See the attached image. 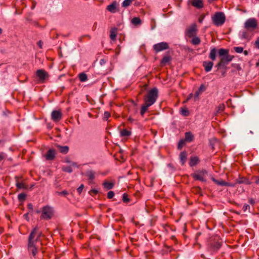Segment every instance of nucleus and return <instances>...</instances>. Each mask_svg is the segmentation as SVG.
Here are the masks:
<instances>
[{"label":"nucleus","mask_w":259,"mask_h":259,"mask_svg":"<svg viewBox=\"0 0 259 259\" xmlns=\"http://www.w3.org/2000/svg\"><path fill=\"white\" fill-rule=\"evenodd\" d=\"M221 246V243L219 241H214L210 245V249L213 251H217Z\"/></svg>","instance_id":"4468645a"},{"label":"nucleus","mask_w":259,"mask_h":259,"mask_svg":"<svg viewBox=\"0 0 259 259\" xmlns=\"http://www.w3.org/2000/svg\"><path fill=\"white\" fill-rule=\"evenodd\" d=\"M78 77L80 81L81 82H84L88 79L87 75L83 72L79 73L78 75Z\"/></svg>","instance_id":"a878e982"},{"label":"nucleus","mask_w":259,"mask_h":259,"mask_svg":"<svg viewBox=\"0 0 259 259\" xmlns=\"http://www.w3.org/2000/svg\"><path fill=\"white\" fill-rule=\"evenodd\" d=\"M255 179V181L254 182L256 184H259V178L256 177L254 178Z\"/></svg>","instance_id":"5fc2aeb1"},{"label":"nucleus","mask_w":259,"mask_h":259,"mask_svg":"<svg viewBox=\"0 0 259 259\" xmlns=\"http://www.w3.org/2000/svg\"><path fill=\"white\" fill-rule=\"evenodd\" d=\"M116 37V29H112L110 31V38L114 40L115 39Z\"/></svg>","instance_id":"72a5a7b5"},{"label":"nucleus","mask_w":259,"mask_h":259,"mask_svg":"<svg viewBox=\"0 0 259 259\" xmlns=\"http://www.w3.org/2000/svg\"><path fill=\"white\" fill-rule=\"evenodd\" d=\"M84 188V185L83 184H81L77 189V191L79 194H81L82 192L83 189Z\"/></svg>","instance_id":"c03bdc74"},{"label":"nucleus","mask_w":259,"mask_h":259,"mask_svg":"<svg viewBox=\"0 0 259 259\" xmlns=\"http://www.w3.org/2000/svg\"><path fill=\"white\" fill-rule=\"evenodd\" d=\"M202 21H203V19H199V22L200 23H202Z\"/></svg>","instance_id":"e2e57ef3"},{"label":"nucleus","mask_w":259,"mask_h":259,"mask_svg":"<svg viewBox=\"0 0 259 259\" xmlns=\"http://www.w3.org/2000/svg\"><path fill=\"white\" fill-rule=\"evenodd\" d=\"M55 157V151L53 149H49L46 155V159L48 160H52Z\"/></svg>","instance_id":"2eb2a0df"},{"label":"nucleus","mask_w":259,"mask_h":259,"mask_svg":"<svg viewBox=\"0 0 259 259\" xmlns=\"http://www.w3.org/2000/svg\"><path fill=\"white\" fill-rule=\"evenodd\" d=\"M180 162L182 165H184L186 161L187 153L185 151H182L180 154Z\"/></svg>","instance_id":"dca6fc26"},{"label":"nucleus","mask_w":259,"mask_h":259,"mask_svg":"<svg viewBox=\"0 0 259 259\" xmlns=\"http://www.w3.org/2000/svg\"><path fill=\"white\" fill-rule=\"evenodd\" d=\"M131 135V132L126 129H123L120 132V136L121 137H128Z\"/></svg>","instance_id":"c85d7f7f"},{"label":"nucleus","mask_w":259,"mask_h":259,"mask_svg":"<svg viewBox=\"0 0 259 259\" xmlns=\"http://www.w3.org/2000/svg\"><path fill=\"white\" fill-rule=\"evenodd\" d=\"M132 23L135 25L141 24V20L139 17H134L132 20Z\"/></svg>","instance_id":"c756f323"},{"label":"nucleus","mask_w":259,"mask_h":259,"mask_svg":"<svg viewBox=\"0 0 259 259\" xmlns=\"http://www.w3.org/2000/svg\"><path fill=\"white\" fill-rule=\"evenodd\" d=\"M93 191L95 193H97V190H94Z\"/></svg>","instance_id":"69168bd1"},{"label":"nucleus","mask_w":259,"mask_h":259,"mask_svg":"<svg viewBox=\"0 0 259 259\" xmlns=\"http://www.w3.org/2000/svg\"><path fill=\"white\" fill-rule=\"evenodd\" d=\"M6 157V155L4 153H0V162Z\"/></svg>","instance_id":"49530a36"},{"label":"nucleus","mask_w":259,"mask_h":259,"mask_svg":"<svg viewBox=\"0 0 259 259\" xmlns=\"http://www.w3.org/2000/svg\"><path fill=\"white\" fill-rule=\"evenodd\" d=\"M26 195L24 193L19 194L18 196V198L20 201H23L26 198Z\"/></svg>","instance_id":"f704fd0d"},{"label":"nucleus","mask_w":259,"mask_h":259,"mask_svg":"<svg viewBox=\"0 0 259 259\" xmlns=\"http://www.w3.org/2000/svg\"><path fill=\"white\" fill-rule=\"evenodd\" d=\"M218 53L220 58V61L215 67L218 68H226L227 65L233 60L234 56L229 55L228 50L223 48L219 49Z\"/></svg>","instance_id":"7ed1b4c3"},{"label":"nucleus","mask_w":259,"mask_h":259,"mask_svg":"<svg viewBox=\"0 0 259 259\" xmlns=\"http://www.w3.org/2000/svg\"><path fill=\"white\" fill-rule=\"evenodd\" d=\"M225 108V105L224 104H220L216 109L217 113H220L222 112Z\"/></svg>","instance_id":"7c9ffc66"},{"label":"nucleus","mask_w":259,"mask_h":259,"mask_svg":"<svg viewBox=\"0 0 259 259\" xmlns=\"http://www.w3.org/2000/svg\"><path fill=\"white\" fill-rule=\"evenodd\" d=\"M153 48L154 51L156 53H158L168 49L169 45L168 43L163 41L154 45Z\"/></svg>","instance_id":"0eeeda50"},{"label":"nucleus","mask_w":259,"mask_h":259,"mask_svg":"<svg viewBox=\"0 0 259 259\" xmlns=\"http://www.w3.org/2000/svg\"><path fill=\"white\" fill-rule=\"evenodd\" d=\"M192 97V94H190L187 99V101L190 100Z\"/></svg>","instance_id":"13d9d810"},{"label":"nucleus","mask_w":259,"mask_h":259,"mask_svg":"<svg viewBox=\"0 0 259 259\" xmlns=\"http://www.w3.org/2000/svg\"><path fill=\"white\" fill-rule=\"evenodd\" d=\"M198 29L196 24L195 23L192 24L185 30V36L187 37L191 38L196 35Z\"/></svg>","instance_id":"423d86ee"},{"label":"nucleus","mask_w":259,"mask_h":259,"mask_svg":"<svg viewBox=\"0 0 259 259\" xmlns=\"http://www.w3.org/2000/svg\"><path fill=\"white\" fill-rule=\"evenodd\" d=\"M36 76L39 78L41 82H44L45 80L49 77L47 72L42 69H38L36 72Z\"/></svg>","instance_id":"9d476101"},{"label":"nucleus","mask_w":259,"mask_h":259,"mask_svg":"<svg viewBox=\"0 0 259 259\" xmlns=\"http://www.w3.org/2000/svg\"><path fill=\"white\" fill-rule=\"evenodd\" d=\"M56 193L59 195H64V196H66V195L68 194V192L67 191H66V190H64V191H63L62 192H57Z\"/></svg>","instance_id":"37998d69"},{"label":"nucleus","mask_w":259,"mask_h":259,"mask_svg":"<svg viewBox=\"0 0 259 259\" xmlns=\"http://www.w3.org/2000/svg\"><path fill=\"white\" fill-rule=\"evenodd\" d=\"M41 235V233L38 231L37 227L34 228L31 232L28 243V251L29 254H32L33 257L36 258L38 252L39 245L38 239Z\"/></svg>","instance_id":"f257e3e1"},{"label":"nucleus","mask_w":259,"mask_h":259,"mask_svg":"<svg viewBox=\"0 0 259 259\" xmlns=\"http://www.w3.org/2000/svg\"><path fill=\"white\" fill-rule=\"evenodd\" d=\"M110 116L109 112L106 111L104 112L103 118L104 120H107L108 118Z\"/></svg>","instance_id":"79ce46f5"},{"label":"nucleus","mask_w":259,"mask_h":259,"mask_svg":"<svg viewBox=\"0 0 259 259\" xmlns=\"http://www.w3.org/2000/svg\"><path fill=\"white\" fill-rule=\"evenodd\" d=\"M52 119L54 121H59L62 118V113L58 110H54L51 114Z\"/></svg>","instance_id":"9b49d317"},{"label":"nucleus","mask_w":259,"mask_h":259,"mask_svg":"<svg viewBox=\"0 0 259 259\" xmlns=\"http://www.w3.org/2000/svg\"><path fill=\"white\" fill-rule=\"evenodd\" d=\"M217 50L215 48L210 49L209 54V58L212 60L214 61L216 59Z\"/></svg>","instance_id":"6ab92c4d"},{"label":"nucleus","mask_w":259,"mask_h":259,"mask_svg":"<svg viewBox=\"0 0 259 259\" xmlns=\"http://www.w3.org/2000/svg\"><path fill=\"white\" fill-rule=\"evenodd\" d=\"M194 136L191 132H186L185 133V141L190 142L193 141Z\"/></svg>","instance_id":"4be33fe9"},{"label":"nucleus","mask_w":259,"mask_h":259,"mask_svg":"<svg viewBox=\"0 0 259 259\" xmlns=\"http://www.w3.org/2000/svg\"><path fill=\"white\" fill-rule=\"evenodd\" d=\"M114 196V193L113 191H110L107 193V198L108 199L112 198Z\"/></svg>","instance_id":"a19ab883"},{"label":"nucleus","mask_w":259,"mask_h":259,"mask_svg":"<svg viewBox=\"0 0 259 259\" xmlns=\"http://www.w3.org/2000/svg\"><path fill=\"white\" fill-rule=\"evenodd\" d=\"M62 169L63 171L69 173H71L72 172V169L70 166H64L63 167Z\"/></svg>","instance_id":"e433bc0d"},{"label":"nucleus","mask_w":259,"mask_h":259,"mask_svg":"<svg viewBox=\"0 0 259 259\" xmlns=\"http://www.w3.org/2000/svg\"><path fill=\"white\" fill-rule=\"evenodd\" d=\"M204 90V86L203 84H202L199 87V89L198 91H200V92H201V91H202Z\"/></svg>","instance_id":"603ef678"},{"label":"nucleus","mask_w":259,"mask_h":259,"mask_svg":"<svg viewBox=\"0 0 259 259\" xmlns=\"http://www.w3.org/2000/svg\"><path fill=\"white\" fill-rule=\"evenodd\" d=\"M226 20V16L223 12H217L212 17V21L213 24L217 26L223 25Z\"/></svg>","instance_id":"39448f33"},{"label":"nucleus","mask_w":259,"mask_h":259,"mask_svg":"<svg viewBox=\"0 0 259 259\" xmlns=\"http://www.w3.org/2000/svg\"><path fill=\"white\" fill-rule=\"evenodd\" d=\"M234 50L237 53H241L243 51V48L240 47H235L234 48Z\"/></svg>","instance_id":"4c0bfd02"},{"label":"nucleus","mask_w":259,"mask_h":259,"mask_svg":"<svg viewBox=\"0 0 259 259\" xmlns=\"http://www.w3.org/2000/svg\"><path fill=\"white\" fill-rule=\"evenodd\" d=\"M243 53H244V54L245 55H246H246H248V52H247V51L245 50V51H243Z\"/></svg>","instance_id":"bf43d9fd"},{"label":"nucleus","mask_w":259,"mask_h":259,"mask_svg":"<svg viewBox=\"0 0 259 259\" xmlns=\"http://www.w3.org/2000/svg\"><path fill=\"white\" fill-rule=\"evenodd\" d=\"M42 44H43V42H42L41 40H39V41L37 42V45H38V46H39V47L40 48H42Z\"/></svg>","instance_id":"3c124183"},{"label":"nucleus","mask_w":259,"mask_h":259,"mask_svg":"<svg viewBox=\"0 0 259 259\" xmlns=\"http://www.w3.org/2000/svg\"><path fill=\"white\" fill-rule=\"evenodd\" d=\"M191 5L198 9H202L204 7L202 0H192L191 1Z\"/></svg>","instance_id":"f8f14e48"},{"label":"nucleus","mask_w":259,"mask_h":259,"mask_svg":"<svg viewBox=\"0 0 259 259\" xmlns=\"http://www.w3.org/2000/svg\"><path fill=\"white\" fill-rule=\"evenodd\" d=\"M122 200L124 202H126V203L130 201V199L128 198L127 195L126 194L124 193L123 194Z\"/></svg>","instance_id":"ea45409f"},{"label":"nucleus","mask_w":259,"mask_h":259,"mask_svg":"<svg viewBox=\"0 0 259 259\" xmlns=\"http://www.w3.org/2000/svg\"><path fill=\"white\" fill-rule=\"evenodd\" d=\"M71 165L73 166H76V164L75 163V162H72L71 163Z\"/></svg>","instance_id":"052dcab7"},{"label":"nucleus","mask_w":259,"mask_h":259,"mask_svg":"<svg viewBox=\"0 0 259 259\" xmlns=\"http://www.w3.org/2000/svg\"><path fill=\"white\" fill-rule=\"evenodd\" d=\"M255 45L256 47L259 49V36L256 38L255 41Z\"/></svg>","instance_id":"de8ad7c7"},{"label":"nucleus","mask_w":259,"mask_h":259,"mask_svg":"<svg viewBox=\"0 0 259 259\" xmlns=\"http://www.w3.org/2000/svg\"><path fill=\"white\" fill-rule=\"evenodd\" d=\"M226 185L225 186H229V187H234V184H232V183H228V182H226Z\"/></svg>","instance_id":"8fccbe9b"},{"label":"nucleus","mask_w":259,"mask_h":259,"mask_svg":"<svg viewBox=\"0 0 259 259\" xmlns=\"http://www.w3.org/2000/svg\"><path fill=\"white\" fill-rule=\"evenodd\" d=\"M184 144L185 141L184 140H181L178 143V149L181 150Z\"/></svg>","instance_id":"58836bf2"},{"label":"nucleus","mask_w":259,"mask_h":259,"mask_svg":"<svg viewBox=\"0 0 259 259\" xmlns=\"http://www.w3.org/2000/svg\"><path fill=\"white\" fill-rule=\"evenodd\" d=\"M213 65V62L209 61H204L203 63V66L206 72H208L211 70Z\"/></svg>","instance_id":"ddd939ff"},{"label":"nucleus","mask_w":259,"mask_h":259,"mask_svg":"<svg viewBox=\"0 0 259 259\" xmlns=\"http://www.w3.org/2000/svg\"><path fill=\"white\" fill-rule=\"evenodd\" d=\"M114 186V183L113 182H108L105 181L103 183V187L107 190L112 189Z\"/></svg>","instance_id":"412c9836"},{"label":"nucleus","mask_w":259,"mask_h":259,"mask_svg":"<svg viewBox=\"0 0 259 259\" xmlns=\"http://www.w3.org/2000/svg\"><path fill=\"white\" fill-rule=\"evenodd\" d=\"M27 215H28V214H27H27H25L24 215V217H27Z\"/></svg>","instance_id":"338daca9"},{"label":"nucleus","mask_w":259,"mask_h":259,"mask_svg":"<svg viewBox=\"0 0 259 259\" xmlns=\"http://www.w3.org/2000/svg\"><path fill=\"white\" fill-rule=\"evenodd\" d=\"M212 180L215 183L217 184V185H219V186H225V185L226 184V182H225L224 181H223V180H221V181H219V180H216L214 178H212Z\"/></svg>","instance_id":"473e14b6"},{"label":"nucleus","mask_w":259,"mask_h":259,"mask_svg":"<svg viewBox=\"0 0 259 259\" xmlns=\"http://www.w3.org/2000/svg\"><path fill=\"white\" fill-rule=\"evenodd\" d=\"M250 208V206L249 205L247 204H245L243 206V210L244 211H245L247 210V209L249 208Z\"/></svg>","instance_id":"a18cd8bd"},{"label":"nucleus","mask_w":259,"mask_h":259,"mask_svg":"<svg viewBox=\"0 0 259 259\" xmlns=\"http://www.w3.org/2000/svg\"><path fill=\"white\" fill-rule=\"evenodd\" d=\"M107 10L112 13H115L116 12V3L114 2L107 7Z\"/></svg>","instance_id":"aec40b11"},{"label":"nucleus","mask_w":259,"mask_h":259,"mask_svg":"<svg viewBox=\"0 0 259 259\" xmlns=\"http://www.w3.org/2000/svg\"><path fill=\"white\" fill-rule=\"evenodd\" d=\"M199 161V158L197 156H192L190 157L189 165L191 167L195 166Z\"/></svg>","instance_id":"f3484780"},{"label":"nucleus","mask_w":259,"mask_h":259,"mask_svg":"<svg viewBox=\"0 0 259 259\" xmlns=\"http://www.w3.org/2000/svg\"><path fill=\"white\" fill-rule=\"evenodd\" d=\"M96 172L93 170H88L86 172V176L90 181H93L95 178Z\"/></svg>","instance_id":"a211bd4d"},{"label":"nucleus","mask_w":259,"mask_h":259,"mask_svg":"<svg viewBox=\"0 0 259 259\" xmlns=\"http://www.w3.org/2000/svg\"><path fill=\"white\" fill-rule=\"evenodd\" d=\"M237 183L239 184H245L246 185L251 184V182L247 179L241 178L237 181Z\"/></svg>","instance_id":"cd10ccee"},{"label":"nucleus","mask_w":259,"mask_h":259,"mask_svg":"<svg viewBox=\"0 0 259 259\" xmlns=\"http://www.w3.org/2000/svg\"><path fill=\"white\" fill-rule=\"evenodd\" d=\"M54 214V209L53 207L47 205L42 208L41 219L50 220Z\"/></svg>","instance_id":"20e7f679"},{"label":"nucleus","mask_w":259,"mask_h":259,"mask_svg":"<svg viewBox=\"0 0 259 259\" xmlns=\"http://www.w3.org/2000/svg\"><path fill=\"white\" fill-rule=\"evenodd\" d=\"M60 152L63 154H66L68 152L69 147L67 146H58Z\"/></svg>","instance_id":"b1692460"},{"label":"nucleus","mask_w":259,"mask_h":259,"mask_svg":"<svg viewBox=\"0 0 259 259\" xmlns=\"http://www.w3.org/2000/svg\"><path fill=\"white\" fill-rule=\"evenodd\" d=\"M27 206H28V208L29 209H31V210L33 209V205L31 203H29Z\"/></svg>","instance_id":"864d4df0"},{"label":"nucleus","mask_w":259,"mask_h":259,"mask_svg":"<svg viewBox=\"0 0 259 259\" xmlns=\"http://www.w3.org/2000/svg\"><path fill=\"white\" fill-rule=\"evenodd\" d=\"M257 21L254 18L248 19L244 23V27L247 29L250 28L255 29L257 27Z\"/></svg>","instance_id":"1a4fd4ad"},{"label":"nucleus","mask_w":259,"mask_h":259,"mask_svg":"<svg viewBox=\"0 0 259 259\" xmlns=\"http://www.w3.org/2000/svg\"><path fill=\"white\" fill-rule=\"evenodd\" d=\"M16 187L20 189H26L27 188V186L23 182H19L18 181H16Z\"/></svg>","instance_id":"bb28decb"},{"label":"nucleus","mask_w":259,"mask_h":259,"mask_svg":"<svg viewBox=\"0 0 259 259\" xmlns=\"http://www.w3.org/2000/svg\"><path fill=\"white\" fill-rule=\"evenodd\" d=\"M128 120L131 122H133L134 121V119L132 117L130 116L128 118Z\"/></svg>","instance_id":"4d7b16f0"},{"label":"nucleus","mask_w":259,"mask_h":259,"mask_svg":"<svg viewBox=\"0 0 259 259\" xmlns=\"http://www.w3.org/2000/svg\"><path fill=\"white\" fill-rule=\"evenodd\" d=\"M256 66H259V60H258L256 64Z\"/></svg>","instance_id":"680f3d73"},{"label":"nucleus","mask_w":259,"mask_h":259,"mask_svg":"<svg viewBox=\"0 0 259 259\" xmlns=\"http://www.w3.org/2000/svg\"><path fill=\"white\" fill-rule=\"evenodd\" d=\"M191 38L192 39L191 40V43L193 45H198L200 44L201 40L199 37L197 36V35Z\"/></svg>","instance_id":"5701e85b"},{"label":"nucleus","mask_w":259,"mask_h":259,"mask_svg":"<svg viewBox=\"0 0 259 259\" xmlns=\"http://www.w3.org/2000/svg\"><path fill=\"white\" fill-rule=\"evenodd\" d=\"M2 33V29L0 28V34Z\"/></svg>","instance_id":"0e129e2a"},{"label":"nucleus","mask_w":259,"mask_h":259,"mask_svg":"<svg viewBox=\"0 0 259 259\" xmlns=\"http://www.w3.org/2000/svg\"><path fill=\"white\" fill-rule=\"evenodd\" d=\"M158 96V91L156 88L149 90L147 95L144 97V104L142 106L140 114L143 116L148 108L153 105Z\"/></svg>","instance_id":"f03ea898"},{"label":"nucleus","mask_w":259,"mask_h":259,"mask_svg":"<svg viewBox=\"0 0 259 259\" xmlns=\"http://www.w3.org/2000/svg\"><path fill=\"white\" fill-rule=\"evenodd\" d=\"M132 2V0H124L122 4V6L123 7H127L131 5Z\"/></svg>","instance_id":"c9c22d12"},{"label":"nucleus","mask_w":259,"mask_h":259,"mask_svg":"<svg viewBox=\"0 0 259 259\" xmlns=\"http://www.w3.org/2000/svg\"><path fill=\"white\" fill-rule=\"evenodd\" d=\"M181 114L184 116H188L189 114V112L186 108H182L180 110Z\"/></svg>","instance_id":"2f4dec72"},{"label":"nucleus","mask_w":259,"mask_h":259,"mask_svg":"<svg viewBox=\"0 0 259 259\" xmlns=\"http://www.w3.org/2000/svg\"><path fill=\"white\" fill-rule=\"evenodd\" d=\"M201 92H200V91H197L195 93V95H194V96H195V99H197L198 98V97H199V96L200 95Z\"/></svg>","instance_id":"09e8293b"},{"label":"nucleus","mask_w":259,"mask_h":259,"mask_svg":"<svg viewBox=\"0 0 259 259\" xmlns=\"http://www.w3.org/2000/svg\"><path fill=\"white\" fill-rule=\"evenodd\" d=\"M171 57L169 56H164L161 61V65L162 66H164L171 60Z\"/></svg>","instance_id":"393cba45"},{"label":"nucleus","mask_w":259,"mask_h":259,"mask_svg":"<svg viewBox=\"0 0 259 259\" xmlns=\"http://www.w3.org/2000/svg\"><path fill=\"white\" fill-rule=\"evenodd\" d=\"M207 174V171L206 170L203 169L198 171L197 173L192 175L193 178L196 180H199L202 182H205L206 175Z\"/></svg>","instance_id":"6e6552de"},{"label":"nucleus","mask_w":259,"mask_h":259,"mask_svg":"<svg viewBox=\"0 0 259 259\" xmlns=\"http://www.w3.org/2000/svg\"><path fill=\"white\" fill-rule=\"evenodd\" d=\"M249 202L251 204H253L254 203V202H255L254 199H253L252 198L249 199Z\"/></svg>","instance_id":"6e6d98bb"}]
</instances>
